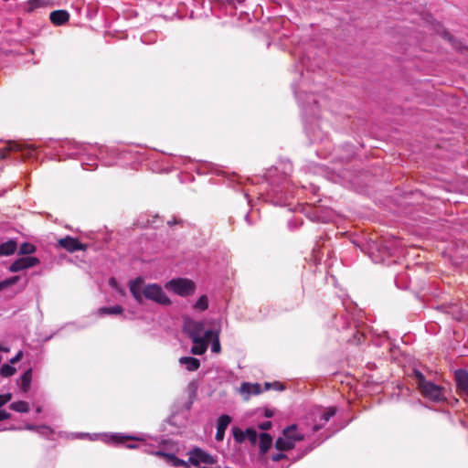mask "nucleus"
Masks as SVG:
<instances>
[{
  "mask_svg": "<svg viewBox=\"0 0 468 468\" xmlns=\"http://www.w3.org/2000/svg\"><path fill=\"white\" fill-rule=\"evenodd\" d=\"M129 289L131 294L138 303H141L144 298L162 305H169L171 303L170 299L160 285L156 283L144 285V279L140 276L130 281Z\"/></svg>",
  "mask_w": 468,
  "mask_h": 468,
  "instance_id": "nucleus-1",
  "label": "nucleus"
},
{
  "mask_svg": "<svg viewBox=\"0 0 468 468\" xmlns=\"http://www.w3.org/2000/svg\"><path fill=\"white\" fill-rule=\"evenodd\" d=\"M271 388L276 390H283L285 388L281 382H264L263 386L253 382H242L239 388V393L243 398V399L247 400L251 396L259 395L263 391Z\"/></svg>",
  "mask_w": 468,
  "mask_h": 468,
  "instance_id": "nucleus-2",
  "label": "nucleus"
},
{
  "mask_svg": "<svg viewBox=\"0 0 468 468\" xmlns=\"http://www.w3.org/2000/svg\"><path fill=\"white\" fill-rule=\"evenodd\" d=\"M303 439V434L298 431L297 426L292 425L283 430L282 435L278 438L275 446L280 451H288Z\"/></svg>",
  "mask_w": 468,
  "mask_h": 468,
  "instance_id": "nucleus-3",
  "label": "nucleus"
},
{
  "mask_svg": "<svg viewBox=\"0 0 468 468\" xmlns=\"http://www.w3.org/2000/svg\"><path fill=\"white\" fill-rule=\"evenodd\" d=\"M165 288L179 296L186 297L195 292L196 283L190 279L176 278L169 281Z\"/></svg>",
  "mask_w": 468,
  "mask_h": 468,
  "instance_id": "nucleus-4",
  "label": "nucleus"
},
{
  "mask_svg": "<svg viewBox=\"0 0 468 468\" xmlns=\"http://www.w3.org/2000/svg\"><path fill=\"white\" fill-rule=\"evenodd\" d=\"M189 462L198 468H212L216 463L215 458L202 451L201 449H194L189 454Z\"/></svg>",
  "mask_w": 468,
  "mask_h": 468,
  "instance_id": "nucleus-5",
  "label": "nucleus"
},
{
  "mask_svg": "<svg viewBox=\"0 0 468 468\" xmlns=\"http://www.w3.org/2000/svg\"><path fill=\"white\" fill-rule=\"evenodd\" d=\"M418 388L420 393L432 400H440L442 399V390L434 382H418Z\"/></svg>",
  "mask_w": 468,
  "mask_h": 468,
  "instance_id": "nucleus-6",
  "label": "nucleus"
},
{
  "mask_svg": "<svg viewBox=\"0 0 468 468\" xmlns=\"http://www.w3.org/2000/svg\"><path fill=\"white\" fill-rule=\"evenodd\" d=\"M78 438H89L90 440H94L95 438H101L103 441L109 443H123L127 440H139L136 437H128L121 434H89V433H80L77 435Z\"/></svg>",
  "mask_w": 468,
  "mask_h": 468,
  "instance_id": "nucleus-7",
  "label": "nucleus"
},
{
  "mask_svg": "<svg viewBox=\"0 0 468 468\" xmlns=\"http://www.w3.org/2000/svg\"><path fill=\"white\" fill-rule=\"evenodd\" d=\"M39 260L34 256L21 257L14 261L8 270L11 272H18L39 264Z\"/></svg>",
  "mask_w": 468,
  "mask_h": 468,
  "instance_id": "nucleus-8",
  "label": "nucleus"
},
{
  "mask_svg": "<svg viewBox=\"0 0 468 468\" xmlns=\"http://www.w3.org/2000/svg\"><path fill=\"white\" fill-rule=\"evenodd\" d=\"M58 244L61 248L69 252H75L78 250H85L87 246L82 244L77 238L66 236L58 239Z\"/></svg>",
  "mask_w": 468,
  "mask_h": 468,
  "instance_id": "nucleus-9",
  "label": "nucleus"
},
{
  "mask_svg": "<svg viewBox=\"0 0 468 468\" xmlns=\"http://www.w3.org/2000/svg\"><path fill=\"white\" fill-rule=\"evenodd\" d=\"M231 422V418L229 415H221L218 420L216 440L222 441L225 437V431Z\"/></svg>",
  "mask_w": 468,
  "mask_h": 468,
  "instance_id": "nucleus-10",
  "label": "nucleus"
},
{
  "mask_svg": "<svg viewBox=\"0 0 468 468\" xmlns=\"http://www.w3.org/2000/svg\"><path fill=\"white\" fill-rule=\"evenodd\" d=\"M69 13L67 10H55L49 15L51 23L55 26H62L69 20Z\"/></svg>",
  "mask_w": 468,
  "mask_h": 468,
  "instance_id": "nucleus-11",
  "label": "nucleus"
},
{
  "mask_svg": "<svg viewBox=\"0 0 468 468\" xmlns=\"http://www.w3.org/2000/svg\"><path fill=\"white\" fill-rule=\"evenodd\" d=\"M191 352L194 355H203L207 348V340L206 338V331L204 332L203 337L195 336Z\"/></svg>",
  "mask_w": 468,
  "mask_h": 468,
  "instance_id": "nucleus-12",
  "label": "nucleus"
},
{
  "mask_svg": "<svg viewBox=\"0 0 468 468\" xmlns=\"http://www.w3.org/2000/svg\"><path fill=\"white\" fill-rule=\"evenodd\" d=\"M206 338L207 340V343L209 341H212L211 351L214 353H218L220 351L218 332L214 330H207Z\"/></svg>",
  "mask_w": 468,
  "mask_h": 468,
  "instance_id": "nucleus-13",
  "label": "nucleus"
},
{
  "mask_svg": "<svg viewBox=\"0 0 468 468\" xmlns=\"http://www.w3.org/2000/svg\"><path fill=\"white\" fill-rule=\"evenodd\" d=\"M17 249V244L14 239H9L0 244V256L12 255Z\"/></svg>",
  "mask_w": 468,
  "mask_h": 468,
  "instance_id": "nucleus-14",
  "label": "nucleus"
},
{
  "mask_svg": "<svg viewBox=\"0 0 468 468\" xmlns=\"http://www.w3.org/2000/svg\"><path fill=\"white\" fill-rule=\"evenodd\" d=\"M180 364L185 366L186 368L189 371L197 370L199 366L200 362L197 358L192 357V356H184L179 359Z\"/></svg>",
  "mask_w": 468,
  "mask_h": 468,
  "instance_id": "nucleus-15",
  "label": "nucleus"
},
{
  "mask_svg": "<svg viewBox=\"0 0 468 468\" xmlns=\"http://www.w3.org/2000/svg\"><path fill=\"white\" fill-rule=\"evenodd\" d=\"M123 312V308L121 305H114L110 307H101L98 310V314L101 316L104 315H117Z\"/></svg>",
  "mask_w": 468,
  "mask_h": 468,
  "instance_id": "nucleus-16",
  "label": "nucleus"
},
{
  "mask_svg": "<svg viewBox=\"0 0 468 468\" xmlns=\"http://www.w3.org/2000/svg\"><path fill=\"white\" fill-rule=\"evenodd\" d=\"M258 439L261 451L266 452L272 443V438L267 433H261Z\"/></svg>",
  "mask_w": 468,
  "mask_h": 468,
  "instance_id": "nucleus-17",
  "label": "nucleus"
},
{
  "mask_svg": "<svg viewBox=\"0 0 468 468\" xmlns=\"http://www.w3.org/2000/svg\"><path fill=\"white\" fill-rule=\"evenodd\" d=\"M157 454L163 456L166 460V462L173 466L182 465L183 468H189L184 461L176 458L173 454H167L159 452H157Z\"/></svg>",
  "mask_w": 468,
  "mask_h": 468,
  "instance_id": "nucleus-18",
  "label": "nucleus"
},
{
  "mask_svg": "<svg viewBox=\"0 0 468 468\" xmlns=\"http://www.w3.org/2000/svg\"><path fill=\"white\" fill-rule=\"evenodd\" d=\"M51 0H28L27 3V10L32 12L37 8L49 5Z\"/></svg>",
  "mask_w": 468,
  "mask_h": 468,
  "instance_id": "nucleus-19",
  "label": "nucleus"
},
{
  "mask_svg": "<svg viewBox=\"0 0 468 468\" xmlns=\"http://www.w3.org/2000/svg\"><path fill=\"white\" fill-rule=\"evenodd\" d=\"M37 250V248L34 244L30 242H23L19 246L18 253L22 255H31L35 253Z\"/></svg>",
  "mask_w": 468,
  "mask_h": 468,
  "instance_id": "nucleus-20",
  "label": "nucleus"
},
{
  "mask_svg": "<svg viewBox=\"0 0 468 468\" xmlns=\"http://www.w3.org/2000/svg\"><path fill=\"white\" fill-rule=\"evenodd\" d=\"M203 324L201 323L194 324L193 327L189 330V337L192 341H194L195 336L203 337Z\"/></svg>",
  "mask_w": 468,
  "mask_h": 468,
  "instance_id": "nucleus-21",
  "label": "nucleus"
},
{
  "mask_svg": "<svg viewBox=\"0 0 468 468\" xmlns=\"http://www.w3.org/2000/svg\"><path fill=\"white\" fill-rule=\"evenodd\" d=\"M10 408L17 412H27L29 410V405L26 401H16L10 405Z\"/></svg>",
  "mask_w": 468,
  "mask_h": 468,
  "instance_id": "nucleus-22",
  "label": "nucleus"
},
{
  "mask_svg": "<svg viewBox=\"0 0 468 468\" xmlns=\"http://www.w3.org/2000/svg\"><path fill=\"white\" fill-rule=\"evenodd\" d=\"M425 372H423L420 368H413L412 372L414 374V377L417 378V380L422 381L425 380L426 378H431V371L428 370L427 368H423Z\"/></svg>",
  "mask_w": 468,
  "mask_h": 468,
  "instance_id": "nucleus-23",
  "label": "nucleus"
},
{
  "mask_svg": "<svg viewBox=\"0 0 468 468\" xmlns=\"http://www.w3.org/2000/svg\"><path fill=\"white\" fill-rule=\"evenodd\" d=\"M194 308L199 311H205L208 308V300L206 295L200 296L194 304Z\"/></svg>",
  "mask_w": 468,
  "mask_h": 468,
  "instance_id": "nucleus-24",
  "label": "nucleus"
},
{
  "mask_svg": "<svg viewBox=\"0 0 468 468\" xmlns=\"http://www.w3.org/2000/svg\"><path fill=\"white\" fill-rule=\"evenodd\" d=\"M16 372V368L8 364H4L0 367V375L3 378H9L13 376Z\"/></svg>",
  "mask_w": 468,
  "mask_h": 468,
  "instance_id": "nucleus-25",
  "label": "nucleus"
},
{
  "mask_svg": "<svg viewBox=\"0 0 468 468\" xmlns=\"http://www.w3.org/2000/svg\"><path fill=\"white\" fill-rule=\"evenodd\" d=\"M232 433H233V437L236 441L242 442V441H246L247 434H244L245 431H242L241 429L237 428V427H233Z\"/></svg>",
  "mask_w": 468,
  "mask_h": 468,
  "instance_id": "nucleus-26",
  "label": "nucleus"
},
{
  "mask_svg": "<svg viewBox=\"0 0 468 468\" xmlns=\"http://www.w3.org/2000/svg\"><path fill=\"white\" fill-rule=\"evenodd\" d=\"M441 36L443 37V38L448 40L454 48H456V49L461 48V44L459 42H457L449 32H447L446 30H442Z\"/></svg>",
  "mask_w": 468,
  "mask_h": 468,
  "instance_id": "nucleus-27",
  "label": "nucleus"
},
{
  "mask_svg": "<svg viewBox=\"0 0 468 468\" xmlns=\"http://www.w3.org/2000/svg\"><path fill=\"white\" fill-rule=\"evenodd\" d=\"M244 434H247L246 440L250 441L253 444L258 441L259 435L257 431L251 428L247 429Z\"/></svg>",
  "mask_w": 468,
  "mask_h": 468,
  "instance_id": "nucleus-28",
  "label": "nucleus"
},
{
  "mask_svg": "<svg viewBox=\"0 0 468 468\" xmlns=\"http://www.w3.org/2000/svg\"><path fill=\"white\" fill-rule=\"evenodd\" d=\"M454 380H468V371L463 368L455 370Z\"/></svg>",
  "mask_w": 468,
  "mask_h": 468,
  "instance_id": "nucleus-29",
  "label": "nucleus"
},
{
  "mask_svg": "<svg viewBox=\"0 0 468 468\" xmlns=\"http://www.w3.org/2000/svg\"><path fill=\"white\" fill-rule=\"evenodd\" d=\"M167 225L169 227H173L174 225H180L183 227L185 225V221L182 218L174 216L171 220L167 221Z\"/></svg>",
  "mask_w": 468,
  "mask_h": 468,
  "instance_id": "nucleus-30",
  "label": "nucleus"
},
{
  "mask_svg": "<svg viewBox=\"0 0 468 468\" xmlns=\"http://www.w3.org/2000/svg\"><path fill=\"white\" fill-rule=\"evenodd\" d=\"M19 276H12L10 278L4 280L3 282L5 283V288H7L11 285L16 284L19 281Z\"/></svg>",
  "mask_w": 468,
  "mask_h": 468,
  "instance_id": "nucleus-31",
  "label": "nucleus"
},
{
  "mask_svg": "<svg viewBox=\"0 0 468 468\" xmlns=\"http://www.w3.org/2000/svg\"><path fill=\"white\" fill-rule=\"evenodd\" d=\"M457 389L461 392L468 396V382H456Z\"/></svg>",
  "mask_w": 468,
  "mask_h": 468,
  "instance_id": "nucleus-32",
  "label": "nucleus"
},
{
  "mask_svg": "<svg viewBox=\"0 0 468 468\" xmlns=\"http://www.w3.org/2000/svg\"><path fill=\"white\" fill-rule=\"evenodd\" d=\"M335 414V410L334 408H330L324 411L322 418L326 422Z\"/></svg>",
  "mask_w": 468,
  "mask_h": 468,
  "instance_id": "nucleus-33",
  "label": "nucleus"
},
{
  "mask_svg": "<svg viewBox=\"0 0 468 468\" xmlns=\"http://www.w3.org/2000/svg\"><path fill=\"white\" fill-rule=\"evenodd\" d=\"M33 372L31 368L27 369L21 376L19 380H32Z\"/></svg>",
  "mask_w": 468,
  "mask_h": 468,
  "instance_id": "nucleus-34",
  "label": "nucleus"
},
{
  "mask_svg": "<svg viewBox=\"0 0 468 468\" xmlns=\"http://www.w3.org/2000/svg\"><path fill=\"white\" fill-rule=\"evenodd\" d=\"M11 398H12L11 393H5V394L0 395V407L5 405V403H7L11 399Z\"/></svg>",
  "mask_w": 468,
  "mask_h": 468,
  "instance_id": "nucleus-35",
  "label": "nucleus"
},
{
  "mask_svg": "<svg viewBox=\"0 0 468 468\" xmlns=\"http://www.w3.org/2000/svg\"><path fill=\"white\" fill-rule=\"evenodd\" d=\"M37 431L40 433V434H43V435H46L48 436V434H50L52 432V431L50 430V428L47 427V426H41V427H38L37 428Z\"/></svg>",
  "mask_w": 468,
  "mask_h": 468,
  "instance_id": "nucleus-36",
  "label": "nucleus"
},
{
  "mask_svg": "<svg viewBox=\"0 0 468 468\" xmlns=\"http://www.w3.org/2000/svg\"><path fill=\"white\" fill-rule=\"evenodd\" d=\"M22 357H23V351L19 350L17 352V354L13 358L10 359V363L15 364V363L20 361Z\"/></svg>",
  "mask_w": 468,
  "mask_h": 468,
  "instance_id": "nucleus-37",
  "label": "nucleus"
},
{
  "mask_svg": "<svg viewBox=\"0 0 468 468\" xmlns=\"http://www.w3.org/2000/svg\"><path fill=\"white\" fill-rule=\"evenodd\" d=\"M259 427H260V429H261L263 431L269 430L271 427V422L269 420L263 421L262 423H261L259 425Z\"/></svg>",
  "mask_w": 468,
  "mask_h": 468,
  "instance_id": "nucleus-38",
  "label": "nucleus"
},
{
  "mask_svg": "<svg viewBox=\"0 0 468 468\" xmlns=\"http://www.w3.org/2000/svg\"><path fill=\"white\" fill-rule=\"evenodd\" d=\"M10 150L12 151H21V145L17 143H11L10 144Z\"/></svg>",
  "mask_w": 468,
  "mask_h": 468,
  "instance_id": "nucleus-39",
  "label": "nucleus"
},
{
  "mask_svg": "<svg viewBox=\"0 0 468 468\" xmlns=\"http://www.w3.org/2000/svg\"><path fill=\"white\" fill-rule=\"evenodd\" d=\"M10 417V414L6 412L5 410H0V420L8 419Z\"/></svg>",
  "mask_w": 468,
  "mask_h": 468,
  "instance_id": "nucleus-40",
  "label": "nucleus"
},
{
  "mask_svg": "<svg viewBox=\"0 0 468 468\" xmlns=\"http://www.w3.org/2000/svg\"><path fill=\"white\" fill-rule=\"evenodd\" d=\"M28 384H29V382H22V387H21V388H22V390H23L24 392H26V391L27 390Z\"/></svg>",
  "mask_w": 468,
  "mask_h": 468,
  "instance_id": "nucleus-41",
  "label": "nucleus"
},
{
  "mask_svg": "<svg viewBox=\"0 0 468 468\" xmlns=\"http://www.w3.org/2000/svg\"><path fill=\"white\" fill-rule=\"evenodd\" d=\"M157 218H158V216H154V219H153L152 221H148V224H149V225H152L153 227H154V228H155V227H156V225H155L156 220H155V219H157Z\"/></svg>",
  "mask_w": 468,
  "mask_h": 468,
  "instance_id": "nucleus-42",
  "label": "nucleus"
},
{
  "mask_svg": "<svg viewBox=\"0 0 468 468\" xmlns=\"http://www.w3.org/2000/svg\"><path fill=\"white\" fill-rule=\"evenodd\" d=\"M282 457V454H277V455H274V456L272 457V459H273L274 461H279Z\"/></svg>",
  "mask_w": 468,
  "mask_h": 468,
  "instance_id": "nucleus-43",
  "label": "nucleus"
},
{
  "mask_svg": "<svg viewBox=\"0 0 468 468\" xmlns=\"http://www.w3.org/2000/svg\"><path fill=\"white\" fill-rule=\"evenodd\" d=\"M4 289H5V283L3 281L0 282V292H2Z\"/></svg>",
  "mask_w": 468,
  "mask_h": 468,
  "instance_id": "nucleus-44",
  "label": "nucleus"
},
{
  "mask_svg": "<svg viewBox=\"0 0 468 468\" xmlns=\"http://www.w3.org/2000/svg\"><path fill=\"white\" fill-rule=\"evenodd\" d=\"M0 351H3V352H8L9 351V348L7 347H4L0 345Z\"/></svg>",
  "mask_w": 468,
  "mask_h": 468,
  "instance_id": "nucleus-45",
  "label": "nucleus"
},
{
  "mask_svg": "<svg viewBox=\"0 0 468 468\" xmlns=\"http://www.w3.org/2000/svg\"><path fill=\"white\" fill-rule=\"evenodd\" d=\"M110 285L113 286L116 283V281L114 278H112L109 282Z\"/></svg>",
  "mask_w": 468,
  "mask_h": 468,
  "instance_id": "nucleus-46",
  "label": "nucleus"
},
{
  "mask_svg": "<svg viewBox=\"0 0 468 468\" xmlns=\"http://www.w3.org/2000/svg\"><path fill=\"white\" fill-rule=\"evenodd\" d=\"M245 219H246V221H248L249 224H250V222L249 221L250 220L249 214H246Z\"/></svg>",
  "mask_w": 468,
  "mask_h": 468,
  "instance_id": "nucleus-47",
  "label": "nucleus"
},
{
  "mask_svg": "<svg viewBox=\"0 0 468 468\" xmlns=\"http://www.w3.org/2000/svg\"><path fill=\"white\" fill-rule=\"evenodd\" d=\"M127 447H128V448H135V447H137V446H136L135 444H128V445H127Z\"/></svg>",
  "mask_w": 468,
  "mask_h": 468,
  "instance_id": "nucleus-48",
  "label": "nucleus"
},
{
  "mask_svg": "<svg viewBox=\"0 0 468 468\" xmlns=\"http://www.w3.org/2000/svg\"><path fill=\"white\" fill-rule=\"evenodd\" d=\"M26 429H27V430H33V429H34V427H33L32 425H27V426L26 427Z\"/></svg>",
  "mask_w": 468,
  "mask_h": 468,
  "instance_id": "nucleus-49",
  "label": "nucleus"
},
{
  "mask_svg": "<svg viewBox=\"0 0 468 468\" xmlns=\"http://www.w3.org/2000/svg\"><path fill=\"white\" fill-rule=\"evenodd\" d=\"M41 410H42V409H41L40 407H37V412H38V413H39V412H41Z\"/></svg>",
  "mask_w": 468,
  "mask_h": 468,
  "instance_id": "nucleus-50",
  "label": "nucleus"
}]
</instances>
